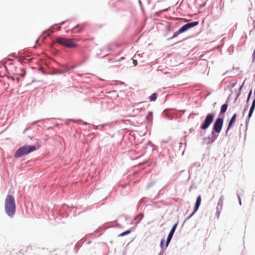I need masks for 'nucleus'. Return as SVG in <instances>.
I'll return each instance as SVG.
<instances>
[{
    "label": "nucleus",
    "mask_w": 255,
    "mask_h": 255,
    "mask_svg": "<svg viewBox=\"0 0 255 255\" xmlns=\"http://www.w3.org/2000/svg\"><path fill=\"white\" fill-rule=\"evenodd\" d=\"M119 61L118 60V61H115L114 62H115V63H117V62H119Z\"/></svg>",
    "instance_id": "5701e85b"
},
{
    "label": "nucleus",
    "mask_w": 255,
    "mask_h": 255,
    "mask_svg": "<svg viewBox=\"0 0 255 255\" xmlns=\"http://www.w3.org/2000/svg\"><path fill=\"white\" fill-rule=\"evenodd\" d=\"M255 108V99L254 100V101L252 103L250 111H249V113L248 115L249 119L251 117V116L253 114V113L254 111Z\"/></svg>",
    "instance_id": "9d476101"
},
{
    "label": "nucleus",
    "mask_w": 255,
    "mask_h": 255,
    "mask_svg": "<svg viewBox=\"0 0 255 255\" xmlns=\"http://www.w3.org/2000/svg\"><path fill=\"white\" fill-rule=\"evenodd\" d=\"M219 214H220V213L218 212V217H219Z\"/></svg>",
    "instance_id": "412c9836"
},
{
    "label": "nucleus",
    "mask_w": 255,
    "mask_h": 255,
    "mask_svg": "<svg viewBox=\"0 0 255 255\" xmlns=\"http://www.w3.org/2000/svg\"><path fill=\"white\" fill-rule=\"evenodd\" d=\"M36 150V147L34 145H24L19 148L15 152L14 157L19 158L23 155L28 154Z\"/></svg>",
    "instance_id": "f03ea898"
},
{
    "label": "nucleus",
    "mask_w": 255,
    "mask_h": 255,
    "mask_svg": "<svg viewBox=\"0 0 255 255\" xmlns=\"http://www.w3.org/2000/svg\"><path fill=\"white\" fill-rule=\"evenodd\" d=\"M160 245L161 248H163V240H162L161 241Z\"/></svg>",
    "instance_id": "6ab92c4d"
},
{
    "label": "nucleus",
    "mask_w": 255,
    "mask_h": 255,
    "mask_svg": "<svg viewBox=\"0 0 255 255\" xmlns=\"http://www.w3.org/2000/svg\"><path fill=\"white\" fill-rule=\"evenodd\" d=\"M81 124H83V125H87V123H86V122H85L82 121V122L81 123Z\"/></svg>",
    "instance_id": "aec40b11"
},
{
    "label": "nucleus",
    "mask_w": 255,
    "mask_h": 255,
    "mask_svg": "<svg viewBox=\"0 0 255 255\" xmlns=\"http://www.w3.org/2000/svg\"><path fill=\"white\" fill-rule=\"evenodd\" d=\"M177 223L175 224L172 228L171 231H170L169 234H168V237H167V241H166V247H167L168 245V244H169L172 237H173V235L175 232V231L176 230V228L177 227Z\"/></svg>",
    "instance_id": "0eeeda50"
},
{
    "label": "nucleus",
    "mask_w": 255,
    "mask_h": 255,
    "mask_svg": "<svg viewBox=\"0 0 255 255\" xmlns=\"http://www.w3.org/2000/svg\"><path fill=\"white\" fill-rule=\"evenodd\" d=\"M93 40H94L93 38H89V39H84L83 40L84 41H87V40L93 41Z\"/></svg>",
    "instance_id": "dca6fc26"
},
{
    "label": "nucleus",
    "mask_w": 255,
    "mask_h": 255,
    "mask_svg": "<svg viewBox=\"0 0 255 255\" xmlns=\"http://www.w3.org/2000/svg\"><path fill=\"white\" fill-rule=\"evenodd\" d=\"M132 63L134 66H136L137 64V61L135 59H132Z\"/></svg>",
    "instance_id": "2eb2a0df"
},
{
    "label": "nucleus",
    "mask_w": 255,
    "mask_h": 255,
    "mask_svg": "<svg viewBox=\"0 0 255 255\" xmlns=\"http://www.w3.org/2000/svg\"><path fill=\"white\" fill-rule=\"evenodd\" d=\"M237 116V114H234V115L232 116V118L231 119V120L229 122V125H228V127L227 130L226 131V134L227 133L229 129L235 124V123L236 122Z\"/></svg>",
    "instance_id": "1a4fd4ad"
},
{
    "label": "nucleus",
    "mask_w": 255,
    "mask_h": 255,
    "mask_svg": "<svg viewBox=\"0 0 255 255\" xmlns=\"http://www.w3.org/2000/svg\"><path fill=\"white\" fill-rule=\"evenodd\" d=\"M130 233V230H128V231H126L121 233V234H120L119 235V237H123V236H124L125 235L129 234Z\"/></svg>",
    "instance_id": "ddd939ff"
},
{
    "label": "nucleus",
    "mask_w": 255,
    "mask_h": 255,
    "mask_svg": "<svg viewBox=\"0 0 255 255\" xmlns=\"http://www.w3.org/2000/svg\"><path fill=\"white\" fill-rule=\"evenodd\" d=\"M55 42L60 45L67 48H74L77 47V44L73 42L72 39H67L62 37H58L55 39Z\"/></svg>",
    "instance_id": "7ed1b4c3"
},
{
    "label": "nucleus",
    "mask_w": 255,
    "mask_h": 255,
    "mask_svg": "<svg viewBox=\"0 0 255 255\" xmlns=\"http://www.w3.org/2000/svg\"><path fill=\"white\" fill-rule=\"evenodd\" d=\"M252 91L251 90L249 92V94L248 95V98H247V102H248V101H249L250 100V98L251 97V96L252 95Z\"/></svg>",
    "instance_id": "4468645a"
},
{
    "label": "nucleus",
    "mask_w": 255,
    "mask_h": 255,
    "mask_svg": "<svg viewBox=\"0 0 255 255\" xmlns=\"http://www.w3.org/2000/svg\"><path fill=\"white\" fill-rule=\"evenodd\" d=\"M157 98V94L156 93L152 94L149 97L150 101H155Z\"/></svg>",
    "instance_id": "f8f14e48"
},
{
    "label": "nucleus",
    "mask_w": 255,
    "mask_h": 255,
    "mask_svg": "<svg viewBox=\"0 0 255 255\" xmlns=\"http://www.w3.org/2000/svg\"><path fill=\"white\" fill-rule=\"evenodd\" d=\"M198 23L199 22L198 21H194L184 25L177 31L174 33L172 38L176 37L179 34L186 31L190 28L197 25Z\"/></svg>",
    "instance_id": "39448f33"
},
{
    "label": "nucleus",
    "mask_w": 255,
    "mask_h": 255,
    "mask_svg": "<svg viewBox=\"0 0 255 255\" xmlns=\"http://www.w3.org/2000/svg\"><path fill=\"white\" fill-rule=\"evenodd\" d=\"M228 107V106L227 104H223L221 108L220 114H224L226 112Z\"/></svg>",
    "instance_id": "9b49d317"
},
{
    "label": "nucleus",
    "mask_w": 255,
    "mask_h": 255,
    "mask_svg": "<svg viewBox=\"0 0 255 255\" xmlns=\"http://www.w3.org/2000/svg\"><path fill=\"white\" fill-rule=\"evenodd\" d=\"M26 72L24 70L23 71L22 73H21L20 75L22 77H24L25 75Z\"/></svg>",
    "instance_id": "f3484780"
},
{
    "label": "nucleus",
    "mask_w": 255,
    "mask_h": 255,
    "mask_svg": "<svg viewBox=\"0 0 255 255\" xmlns=\"http://www.w3.org/2000/svg\"><path fill=\"white\" fill-rule=\"evenodd\" d=\"M16 80H17V82H18V81H19V78H17V79H16Z\"/></svg>",
    "instance_id": "4be33fe9"
},
{
    "label": "nucleus",
    "mask_w": 255,
    "mask_h": 255,
    "mask_svg": "<svg viewBox=\"0 0 255 255\" xmlns=\"http://www.w3.org/2000/svg\"><path fill=\"white\" fill-rule=\"evenodd\" d=\"M201 197L200 195H199L197 198L194 210L193 212L192 213V214L190 215V217H191L198 210V209H199L200 205L201 204Z\"/></svg>",
    "instance_id": "6e6552de"
},
{
    "label": "nucleus",
    "mask_w": 255,
    "mask_h": 255,
    "mask_svg": "<svg viewBox=\"0 0 255 255\" xmlns=\"http://www.w3.org/2000/svg\"><path fill=\"white\" fill-rule=\"evenodd\" d=\"M82 122V121H81V120H78L77 121H75L76 123H77V124H81Z\"/></svg>",
    "instance_id": "a211bd4d"
},
{
    "label": "nucleus",
    "mask_w": 255,
    "mask_h": 255,
    "mask_svg": "<svg viewBox=\"0 0 255 255\" xmlns=\"http://www.w3.org/2000/svg\"><path fill=\"white\" fill-rule=\"evenodd\" d=\"M223 119L218 118L216 119L213 128L212 134H214V132L219 133L222 130L223 125Z\"/></svg>",
    "instance_id": "423d86ee"
},
{
    "label": "nucleus",
    "mask_w": 255,
    "mask_h": 255,
    "mask_svg": "<svg viewBox=\"0 0 255 255\" xmlns=\"http://www.w3.org/2000/svg\"><path fill=\"white\" fill-rule=\"evenodd\" d=\"M215 116V113H210L207 114L203 121V124L200 127V128L203 130H205L208 128L213 122Z\"/></svg>",
    "instance_id": "20e7f679"
},
{
    "label": "nucleus",
    "mask_w": 255,
    "mask_h": 255,
    "mask_svg": "<svg viewBox=\"0 0 255 255\" xmlns=\"http://www.w3.org/2000/svg\"><path fill=\"white\" fill-rule=\"evenodd\" d=\"M4 208L6 214L10 217H13L15 212L16 205L14 198L12 195L6 196L4 202Z\"/></svg>",
    "instance_id": "f257e3e1"
}]
</instances>
